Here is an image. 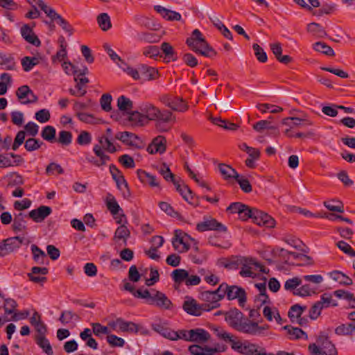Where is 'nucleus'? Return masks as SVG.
I'll return each instance as SVG.
<instances>
[{
  "mask_svg": "<svg viewBox=\"0 0 355 355\" xmlns=\"http://www.w3.org/2000/svg\"><path fill=\"white\" fill-rule=\"evenodd\" d=\"M107 207L113 215L117 214L121 210L116 199L110 193L107 196Z\"/></svg>",
  "mask_w": 355,
  "mask_h": 355,
  "instance_id": "49530a36",
  "label": "nucleus"
},
{
  "mask_svg": "<svg viewBox=\"0 0 355 355\" xmlns=\"http://www.w3.org/2000/svg\"><path fill=\"white\" fill-rule=\"evenodd\" d=\"M49 272V270L46 267H37L34 266L31 268V272L28 273V277L29 279L35 283H41L46 281V278L45 277H40L37 276V275L41 274L42 275H46Z\"/></svg>",
  "mask_w": 355,
  "mask_h": 355,
  "instance_id": "5701e85b",
  "label": "nucleus"
},
{
  "mask_svg": "<svg viewBox=\"0 0 355 355\" xmlns=\"http://www.w3.org/2000/svg\"><path fill=\"white\" fill-rule=\"evenodd\" d=\"M306 306H301L297 304L293 305L288 311V315L291 320L293 322L294 318L297 319V318H300L303 312L306 310Z\"/></svg>",
  "mask_w": 355,
  "mask_h": 355,
  "instance_id": "ea45409f",
  "label": "nucleus"
},
{
  "mask_svg": "<svg viewBox=\"0 0 355 355\" xmlns=\"http://www.w3.org/2000/svg\"><path fill=\"white\" fill-rule=\"evenodd\" d=\"M153 295L150 304L155 305L160 309L171 310L173 304L171 300L162 292L153 289Z\"/></svg>",
  "mask_w": 355,
  "mask_h": 355,
  "instance_id": "9b49d317",
  "label": "nucleus"
},
{
  "mask_svg": "<svg viewBox=\"0 0 355 355\" xmlns=\"http://www.w3.org/2000/svg\"><path fill=\"white\" fill-rule=\"evenodd\" d=\"M283 329L287 331L288 334L290 336V339H299L303 336L306 340L308 339L307 334L300 328L286 325Z\"/></svg>",
  "mask_w": 355,
  "mask_h": 355,
  "instance_id": "72a5a7b5",
  "label": "nucleus"
},
{
  "mask_svg": "<svg viewBox=\"0 0 355 355\" xmlns=\"http://www.w3.org/2000/svg\"><path fill=\"white\" fill-rule=\"evenodd\" d=\"M16 96L22 104L34 103L38 101V97L28 85L19 87L16 91Z\"/></svg>",
  "mask_w": 355,
  "mask_h": 355,
  "instance_id": "4468645a",
  "label": "nucleus"
},
{
  "mask_svg": "<svg viewBox=\"0 0 355 355\" xmlns=\"http://www.w3.org/2000/svg\"><path fill=\"white\" fill-rule=\"evenodd\" d=\"M92 136L87 131H81L77 138V143L79 145L86 146L91 143Z\"/></svg>",
  "mask_w": 355,
  "mask_h": 355,
  "instance_id": "338daca9",
  "label": "nucleus"
},
{
  "mask_svg": "<svg viewBox=\"0 0 355 355\" xmlns=\"http://www.w3.org/2000/svg\"><path fill=\"white\" fill-rule=\"evenodd\" d=\"M117 106L121 111H128L132 109L133 103L125 96H121L118 98Z\"/></svg>",
  "mask_w": 355,
  "mask_h": 355,
  "instance_id": "a18cd8bd",
  "label": "nucleus"
},
{
  "mask_svg": "<svg viewBox=\"0 0 355 355\" xmlns=\"http://www.w3.org/2000/svg\"><path fill=\"white\" fill-rule=\"evenodd\" d=\"M257 107L260 111H261L263 113H266L268 110H269L270 112L275 114V113L280 112L283 110L282 107H281L279 106L271 105V104H268V103L259 104L257 105Z\"/></svg>",
  "mask_w": 355,
  "mask_h": 355,
  "instance_id": "864d4df0",
  "label": "nucleus"
},
{
  "mask_svg": "<svg viewBox=\"0 0 355 355\" xmlns=\"http://www.w3.org/2000/svg\"><path fill=\"white\" fill-rule=\"evenodd\" d=\"M306 30L309 33L318 37H324L327 35L325 30L320 24L312 22L307 25Z\"/></svg>",
  "mask_w": 355,
  "mask_h": 355,
  "instance_id": "f704fd0d",
  "label": "nucleus"
},
{
  "mask_svg": "<svg viewBox=\"0 0 355 355\" xmlns=\"http://www.w3.org/2000/svg\"><path fill=\"white\" fill-rule=\"evenodd\" d=\"M115 137L125 145L130 146L136 148H143L144 147L143 141L132 132L128 131L119 132L116 135Z\"/></svg>",
  "mask_w": 355,
  "mask_h": 355,
  "instance_id": "9d476101",
  "label": "nucleus"
},
{
  "mask_svg": "<svg viewBox=\"0 0 355 355\" xmlns=\"http://www.w3.org/2000/svg\"><path fill=\"white\" fill-rule=\"evenodd\" d=\"M253 221L258 225L269 228H272L275 225V221L270 216L257 209L254 211Z\"/></svg>",
  "mask_w": 355,
  "mask_h": 355,
  "instance_id": "f3484780",
  "label": "nucleus"
},
{
  "mask_svg": "<svg viewBox=\"0 0 355 355\" xmlns=\"http://www.w3.org/2000/svg\"><path fill=\"white\" fill-rule=\"evenodd\" d=\"M117 223H122V225L116 228L114 232V240L116 241L121 240L123 245H127L128 239L130 236V231L124 224L127 223L125 215H122V217L117 220Z\"/></svg>",
  "mask_w": 355,
  "mask_h": 355,
  "instance_id": "2eb2a0df",
  "label": "nucleus"
},
{
  "mask_svg": "<svg viewBox=\"0 0 355 355\" xmlns=\"http://www.w3.org/2000/svg\"><path fill=\"white\" fill-rule=\"evenodd\" d=\"M160 50L164 54V58L167 60V62L177 60V53L168 42H163L161 44Z\"/></svg>",
  "mask_w": 355,
  "mask_h": 355,
  "instance_id": "c85d7f7f",
  "label": "nucleus"
},
{
  "mask_svg": "<svg viewBox=\"0 0 355 355\" xmlns=\"http://www.w3.org/2000/svg\"><path fill=\"white\" fill-rule=\"evenodd\" d=\"M154 8L164 18L168 21H180L181 19V15L178 12L168 10L159 5L155 6Z\"/></svg>",
  "mask_w": 355,
  "mask_h": 355,
  "instance_id": "393cba45",
  "label": "nucleus"
},
{
  "mask_svg": "<svg viewBox=\"0 0 355 355\" xmlns=\"http://www.w3.org/2000/svg\"><path fill=\"white\" fill-rule=\"evenodd\" d=\"M36 343L47 355L53 354L51 345L45 336H37Z\"/></svg>",
  "mask_w": 355,
  "mask_h": 355,
  "instance_id": "79ce46f5",
  "label": "nucleus"
},
{
  "mask_svg": "<svg viewBox=\"0 0 355 355\" xmlns=\"http://www.w3.org/2000/svg\"><path fill=\"white\" fill-rule=\"evenodd\" d=\"M137 175L140 181L143 183L148 184L153 187L159 186V182L157 180L156 177L145 171L141 169L138 170Z\"/></svg>",
  "mask_w": 355,
  "mask_h": 355,
  "instance_id": "cd10ccee",
  "label": "nucleus"
},
{
  "mask_svg": "<svg viewBox=\"0 0 355 355\" xmlns=\"http://www.w3.org/2000/svg\"><path fill=\"white\" fill-rule=\"evenodd\" d=\"M33 260L38 263H43V259L46 257L45 252L35 244L31 245Z\"/></svg>",
  "mask_w": 355,
  "mask_h": 355,
  "instance_id": "3c124183",
  "label": "nucleus"
},
{
  "mask_svg": "<svg viewBox=\"0 0 355 355\" xmlns=\"http://www.w3.org/2000/svg\"><path fill=\"white\" fill-rule=\"evenodd\" d=\"M110 171L112 178L116 182L118 189L123 190V187L124 189H127L128 183L123 175L121 174V171L116 167L115 165L112 164L110 166Z\"/></svg>",
  "mask_w": 355,
  "mask_h": 355,
  "instance_id": "b1692460",
  "label": "nucleus"
},
{
  "mask_svg": "<svg viewBox=\"0 0 355 355\" xmlns=\"http://www.w3.org/2000/svg\"><path fill=\"white\" fill-rule=\"evenodd\" d=\"M252 48L257 60L261 62H266L268 57L263 49L258 44H254Z\"/></svg>",
  "mask_w": 355,
  "mask_h": 355,
  "instance_id": "69168bd1",
  "label": "nucleus"
},
{
  "mask_svg": "<svg viewBox=\"0 0 355 355\" xmlns=\"http://www.w3.org/2000/svg\"><path fill=\"white\" fill-rule=\"evenodd\" d=\"M231 348L243 355H267L266 350L261 348L259 350L257 345L251 343L247 340L241 342L236 338L231 340Z\"/></svg>",
  "mask_w": 355,
  "mask_h": 355,
  "instance_id": "423d86ee",
  "label": "nucleus"
},
{
  "mask_svg": "<svg viewBox=\"0 0 355 355\" xmlns=\"http://www.w3.org/2000/svg\"><path fill=\"white\" fill-rule=\"evenodd\" d=\"M51 211L52 209L50 207L42 205L37 209L31 210L28 216L35 222L41 223L51 214Z\"/></svg>",
  "mask_w": 355,
  "mask_h": 355,
  "instance_id": "6ab92c4d",
  "label": "nucleus"
},
{
  "mask_svg": "<svg viewBox=\"0 0 355 355\" xmlns=\"http://www.w3.org/2000/svg\"><path fill=\"white\" fill-rule=\"evenodd\" d=\"M74 81L76 83V88L80 91L81 94H85L87 93L85 85L89 83V79L76 76H74Z\"/></svg>",
  "mask_w": 355,
  "mask_h": 355,
  "instance_id": "0e129e2a",
  "label": "nucleus"
},
{
  "mask_svg": "<svg viewBox=\"0 0 355 355\" xmlns=\"http://www.w3.org/2000/svg\"><path fill=\"white\" fill-rule=\"evenodd\" d=\"M160 101L173 111L184 112L188 109V105L180 97L164 95L160 98Z\"/></svg>",
  "mask_w": 355,
  "mask_h": 355,
  "instance_id": "1a4fd4ad",
  "label": "nucleus"
},
{
  "mask_svg": "<svg viewBox=\"0 0 355 355\" xmlns=\"http://www.w3.org/2000/svg\"><path fill=\"white\" fill-rule=\"evenodd\" d=\"M148 120L146 114L141 113L138 111L132 112L129 114L128 121L132 123L133 125L143 126L145 121Z\"/></svg>",
  "mask_w": 355,
  "mask_h": 355,
  "instance_id": "2f4dec72",
  "label": "nucleus"
},
{
  "mask_svg": "<svg viewBox=\"0 0 355 355\" xmlns=\"http://www.w3.org/2000/svg\"><path fill=\"white\" fill-rule=\"evenodd\" d=\"M76 116L78 118L80 121L82 122L88 123V124H96L98 123V119H96L94 115L85 113V112H77L76 114Z\"/></svg>",
  "mask_w": 355,
  "mask_h": 355,
  "instance_id": "bf43d9fd",
  "label": "nucleus"
},
{
  "mask_svg": "<svg viewBox=\"0 0 355 355\" xmlns=\"http://www.w3.org/2000/svg\"><path fill=\"white\" fill-rule=\"evenodd\" d=\"M159 241L157 246L152 245L149 250H145V254L150 259L154 260H158L160 257L157 253V249L162 247L164 243V239L162 236H154L150 239V243L155 245V243Z\"/></svg>",
  "mask_w": 355,
  "mask_h": 355,
  "instance_id": "4be33fe9",
  "label": "nucleus"
},
{
  "mask_svg": "<svg viewBox=\"0 0 355 355\" xmlns=\"http://www.w3.org/2000/svg\"><path fill=\"white\" fill-rule=\"evenodd\" d=\"M200 298L207 302L203 304L204 308L206 311H209L212 309L218 308L220 306L219 303L220 297L216 296L215 293H212L211 291H202L200 294Z\"/></svg>",
  "mask_w": 355,
  "mask_h": 355,
  "instance_id": "ddd939ff",
  "label": "nucleus"
},
{
  "mask_svg": "<svg viewBox=\"0 0 355 355\" xmlns=\"http://www.w3.org/2000/svg\"><path fill=\"white\" fill-rule=\"evenodd\" d=\"M182 308L188 314L195 316H200L203 311H206L203 304H199L196 300L192 298L185 300Z\"/></svg>",
  "mask_w": 355,
  "mask_h": 355,
  "instance_id": "dca6fc26",
  "label": "nucleus"
},
{
  "mask_svg": "<svg viewBox=\"0 0 355 355\" xmlns=\"http://www.w3.org/2000/svg\"><path fill=\"white\" fill-rule=\"evenodd\" d=\"M53 20L57 21V23L62 28L64 31L68 33L69 36L73 34V29L72 26L64 18H62L60 15L56 16Z\"/></svg>",
  "mask_w": 355,
  "mask_h": 355,
  "instance_id": "e2e57ef3",
  "label": "nucleus"
},
{
  "mask_svg": "<svg viewBox=\"0 0 355 355\" xmlns=\"http://www.w3.org/2000/svg\"><path fill=\"white\" fill-rule=\"evenodd\" d=\"M196 230L199 232L216 231L219 232H227V227L211 217H204L203 221L196 225Z\"/></svg>",
  "mask_w": 355,
  "mask_h": 355,
  "instance_id": "6e6552de",
  "label": "nucleus"
},
{
  "mask_svg": "<svg viewBox=\"0 0 355 355\" xmlns=\"http://www.w3.org/2000/svg\"><path fill=\"white\" fill-rule=\"evenodd\" d=\"M250 265H254L256 268H259L261 272H266L264 266L255 261L253 259L241 256L232 257L224 264V267L227 269H237L239 266L248 267Z\"/></svg>",
  "mask_w": 355,
  "mask_h": 355,
  "instance_id": "0eeeda50",
  "label": "nucleus"
},
{
  "mask_svg": "<svg viewBox=\"0 0 355 355\" xmlns=\"http://www.w3.org/2000/svg\"><path fill=\"white\" fill-rule=\"evenodd\" d=\"M42 144H43L42 141L35 138H30L26 141L24 147L27 151L31 152L39 149Z\"/></svg>",
  "mask_w": 355,
  "mask_h": 355,
  "instance_id": "5fc2aeb1",
  "label": "nucleus"
},
{
  "mask_svg": "<svg viewBox=\"0 0 355 355\" xmlns=\"http://www.w3.org/2000/svg\"><path fill=\"white\" fill-rule=\"evenodd\" d=\"M96 20L99 27L102 31H107L111 28L112 23L110 17L107 13H101L97 16Z\"/></svg>",
  "mask_w": 355,
  "mask_h": 355,
  "instance_id": "c9c22d12",
  "label": "nucleus"
},
{
  "mask_svg": "<svg viewBox=\"0 0 355 355\" xmlns=\"http://www.w3.org/2000/svg\"><path fill=\"white\" fill-rule=\"evenodd\" d=\"M153 329L156 332L159 333L162 336H163L164 338H166L169 340L173 339V336H175V334L173 333V330H171L170 329L166 328L164 326H162L161 324H153Z\"/></svg>",
  "mask_w": 355,
  "mask_h": 355,
  "instance_id": "c03bdc74",
  "label": "nucleus"
},
{
  "mask_svg": "<svg viewBox=\"0 0 355 355\" xmlns=\"http://www.w3.org/2000/svg\"><path fill=\"white\" fill-rule=\"evenodd\" d=\"M26 215L23 213H19L18 214L15 215L13 223L12 225V230L15 232H25L26 230Z\"/></svg>",
  "mask_w": 355,
  "mask_h": 355,
  "instance_id": "a878e982",
  "label": "nucleus"
},
{
  "mask_svg": "<svg viewBox=\"0 0 355 355\" xmlns=\"http://www.w3.org/2000/svg\"><path fill=\"white\" fill-rule=\"evenodd\" d=\"M225 295L229 300L238 299L239 304L241 307H243L246 302V293L241 287L227 284Z\"/></svg>",
  "mask_w": 355,
  "mask_h": 355,
  "instance_id": "f8f14e48",
  "label": "nucleus"
},
{
  "mask_svg": "<svg viewBox=\"0 0 355 355\" xmlns=\"http://www.w3.org/2000/svg\"><path fill=\"white\" fill-rule=\"evenodd\" d=\"M218 168L221 175L225 180H229L230 178H234L236 180L237 178H239V175L236 171L230 165L220 164L218 165Z\"/></svg>",
  "mask_w": 355,
  "mask_h": 355,
  "instance_id": "c756f323",
  "label": "nucleus"
},
{
  "mask_svg": "<svg viewBox=\"0 0 355 355\" xmlns=\"http://www.w3.org/2000/svg\"><path fill=\"white\" fill-rule=\"evenodd\" d=\"M139 72L145 80H152L157 78L159 76L158 71L153 67L147 65H141L139 67Z\"/></svg>",
  "mask_w": 355,
  "mask_h": 355,
  "instance_id": "7c9ffc66",
  "label": "nucleus"
},
{
  "mask_svg": "<svg viewBox=\"0 0 355 355\" xmlns=\"http://www.w3.org/2000/svg\"><path fill=\"white\" fill-rule=\"evenodd\" d=\"M184 236L188 237L190 240L195 241L193 239H192L187 234L184 233L180 230L175 231V237L172 241V244L173 248L177 250L179 247V245L184 244Z\"/></svg>",
  "mask_w": 355,
  "mask_h": 355,
  "instance_id": "58836bf2",
  "label": "nucleus"
},
{
  "mask_svg": "<svg viewBox=\"0 0 355 355\" xmlns=\"http://www.w3.org/2000/svg\"><path fill=\"white\" fill-rule=\"evenodd\" d=\"M107 342L113 347H121L124 345L125 341L123 338L113 334H110L106 338Z\"/></svg>",
  "mask_w": 355,
  "mask_h": 355,
  "instance_id": "680f3d73",
  "label": "nucleus"
},
{
  "mask_svg": "<svg viewBox=\"0 0 355 355\" xmlns=\"http://www.w3.org/2000/svg\"><path fill=\"white\" fill-rule=\"evenodd\" d=\"M112 96L110 94H104L101 96L100 99V103L101 108L105 112H110L112 110Z\"/></svg>",
  "mask_w": 355,
  "mask_h": 355,
  "instance_id": "13d9d810",
  "label": "nucleus"
},
{
  "mask_svg": "<svg viewBox=\"0 0 355 355\" xmlns=\"http://www.w3.org/2000/svg\"><path fill=\"white\" fill-rule=\"evenodd\" d=\"M225 320L228 324L238 331L252 333L255 327L251 321L245 318L243 313L236 308L231 309L225 313Z\"/></svg>",
  "mask_w": 355,
  "mask_h": 355,
  "instance_id": "20e7f679",
  "label": "nucleus"
},
{
  "mask_svg": "<svg viewBox=\"0 0 355 355\" xmlns=\"http://www.w3.org/2000/svg\"><path fill=\"white\" fill-rule=\"evenodd\" d=\"M0 65L3 66V69L13 70L15 67V62L12 57L0 54Z\"/></svg>",
  "mask_w": 355,
  "mask_h": 355,
  "instance_id": "09e8293b",
  "label": "nucleus"
},
{
  "mask_svg": "<svg viewBox=\"0 0 355 355\" xmlns=\"http://www.w3.org/2000/svg\"><path fill=\"white\" fill-rule=\"evenodd\" d=\"M17 306V302L11 298L4 299L3 309L6 314H12Z\"/></svg>",
  "mask_w": 355,
  "mask_h": 355,
  "instance_id": "052dcab7",
  "label": "nucleus"
},
{
  "mask_svg": "<svg viewBox=\"0 0 355 355\" xmlns=\"http://www.w3.org/2000/svg\"><path fill=\"white\" fill-rule=\"evenodd\" d=\"M36 1L39 7L51 19V20H53L56 16L59 15L55 11V10L46 5L42 0Z\"/></svg>",
  "mask_w": 355,
  "mask_h": 355,
  "instance_id": "6e6d98bb",
  "label": "nucleus"
},
{
  "mask_svg": "<svg viewBox=\"0 0 355 355\" xmlns=\"http://www.w3.org/2000/svg\"><path fill=\"white\" fill-rule=\"evenodd\" d=\"M141 112L146 114L148 120L155 122V128L159 132H167L171 129L176 118L173 113L168 110H160L154 105L145 103L139 106Z\"/></svg>",
  "mask_w": 355,
  "mask_h": 355,
  "instance_id": "f257e3e1",
  "label": "nucleus"
},
{
  "mask_svg": "<svg viewBox=\"0 0 355 355\" xmlns=\"http://www.w3.org/2000/svg\"><path fill=\"white\" fill-rule=\"evenodd\" d=\"M38 63L39 59L35 57L26 56L21 60V65L25 71H31Z\"/></svg>",
  "mask_w": 355,
  "mask_h": 355,
  "instance_id": "de8ad7c7",
  "label": "nucleus"
},
{
  "mask_svg": "<svg viewBox=\"0 0 355 355\" xmlns=\"http://www.w3.org/2000/svg\"><path fill=\"white\" fill-rule=\"evenodd\" d=\"M336 245L344 253L348 254L350 257H355V251L347 243L343 241H340L336 243Z\"/></svg>",
  "mask_w": 355,
  "mask_h": 355,
  "instance_id": "774afa93",
  "label": "nucleus"
},
{
  "mask_svg": "<svg viewBox=\"0 0 355 355\" xmlns=\"http://www.w3.org/2000/svg\"><path fill=\"white\" fill-rule=\"evenodd\" d=\"M313 47L315 51L322 53L326 55L334 56L335 55L333 49L324 42H317L313 44Z\"/></svg>",
  "mask_w": 355,
  "mask_h": 355,
  "instance_id": "4c0bfd02",
  "label": "nucleus"
},
{
  "mask_svg": "<svg viewBox=\"0 0 355 355\" xmlns=\"http://www.w3.org/2000/svg\"><path fill=\"white\" fill-rule=\"evenodd\" d=\"M253 128L257 132H261L263 130H277V127L273 125L269 120H261L253 125Z\"/></svg>",
  "mask_w": 355,
  "mask_h": 355,
  "instance_id": "8fccbe9b",
  "label": "nucleus"
},
{
  "mask_svg": "<svg viewBox=\"0 0 355 355\" xmlns=\"http://www.w3.org/2000/svg\"><path fill=\"white\" fill-rule=\"evenodd\" d=\"M21 34L23 38L28 43L35 46H40L41 42L37 36L33 33L32 28L28 24H24L21 28Z\"/></svg>",
  "mask_w": 355,
  "mask_h": 355,
  "instance_id": "412c9836",
  "label": "nucleus"
},
{
  "mask_svg": "<svg viewBox=\"0 0 355 355\" xmlns=\"http://www.w3.org/2000/svg\"><path fill=\"white\" fill-rule=\"evenodd\" d=\"M122 332L137 333L139 330L138 325L133 322H127L121 318L119 329Z\"/></svg>",
  "mask_w": 355,
  "mask_h": 355,
  "instance_id": "37998d69",
  "label": "nucleus"
},
{
  "mask_svg": "<svg viewBox=\"0 0 355 355\" xmlns=\"http://www.w3.org/2000/svg\"><path fill=\"white\" fill-rule=\"evenodd\" d=\"M98 142V144H95L93 147V151L96 157H86L87 161L96 167L104 166L110 160V157L105 154V151L110 153H114L116 151V148L109 137L104 135L100 137Z\"/></svg>",
  "mask_w": 355,
  "mask_h": 355,
  "instance_id": "f03ea898",
  "label": "nucleus"
},
{
  "mask_svg": "<svg viewBox=\"0 0 355 355\" xmlns=\"http://www.w3.org/2000/svg\"><path fill=\"white\" fill-rule=\"evenodd\" d=\"M171 277L175 283L180 284L182 282L186 284L187 277H189V272L184 269H176L171 273Z\"/></svg>",
  "mask_w": 355,
  "mask_h": 355,
  "instance_id": "e433bc0d",
  "label": "nucleus"
},
{
  "mask_svg": "<svg viewBox=\"0 0 355 355\" xmlns=\"http://www.w3.org/2000/svg\"><path fill=\"white\" fill-rule=\"evenodd\" d=\"M317 303L320 304V306H321L322 309L327 308L330 306H338V303L332 299L331 295L327 293L321 295L320 300L317 302Z\"/></svg>",
  "mask_w": 355,
  "mask_h": 355,
  "instance_id": "a19ab883",
  "label": "nucleus"
},
{
  "mask_svg": "<svg viewBox=\"0 0 355 355\" xmlns=\"http://www.w3.org/2000/svg\"><path fill=\"white\" fill-rule=\"evenodd\" d=\"M186 44L193 51L205 57L210 58L216 55L198 29L193 31L191 36L187 39Z\"/></svg>",
  "mask_w": 355,
  "mask_h": 355,
  "instance_id": "7ed1b4c3",
  "label": "nucleus"
},
{
  "mask_svg": "<svg viewBox=\"0 0 355 355\" xmlns=\"http://www.w3.org/2000/svg\"><path fill=\"white\" fill-rule=\"evenodd\" d=\"M189 342L198 343H207L211 338L208 331L204 329L196 328L189 330Z\"/></svg>",
  "mask_w": 355,
  "mask_h": 355,
  "instance_id": "a211bd4d",
  "label": "nucleus"
},
{
  "mask_svg": "<svg viewBox=\"0 0 355 355\" xmlns=\"http://www.w3.org/2000/svg\"><path fill=\"white\" fill-rule=\"evenodd\" d=\"M41 136L44 140L52 142L55 137V128L51 125L44 127L41 132Z\"/></svg>",
  "mask_w": 355,
  "mask_h": 355,
  "instance_id": "603ef678",
  "label": "nucleus"
},
{
  "mask_svg": "<svg viewBox=\"0 0 355 355\" xmlns=\"http://www.w3.org/2000/svg\"><path fill=\"white\" fill-rule=\"evenodd\" d=\"M317 343L309 345V350L313 355H338L335 345L329 340L327 335L321 332L317 338Z\"/></svg>",
  "mask_w": 355,
  "mask_h": 355,
  "instance_id": "39448f33",
  "label": "nucleus"
},
{
  "mask_svg": "<svg viewBox=\"0 0 355 355\" xmlns=\"http://www.w3.org/2000/svg\"><path fill=\"white\" fill-rule=\"evenodd\" d=\"M331 277L334 280L338 282L341 285L350 286L353 284L352 279L340 271H333L331 273Z\"/></svg>",
  "mask_w": 355,
  "mask_h": 355,
  "instance_id": "473e14b6",
  "label": "nucleus"
},
{
  "mask_svg": "<svg viewBox=\"0 0 355 355\" xmlns=\"http://www.w3.org/2000/svg\"><path fill=\"white\" fill-rule=\"evenodd\" d=\"M58 141L64 146H69L72 141V134L71 132L62 130L59 132Z\"/></svg>",
  "mask_w": 355,
  "mask_h": 355,
  "instance_id": "4d7b16f0",
  "label": "nucleus"
},
{
  "mask_svg": "<svg viewBox=\"0 0 355 355\" xmlns=\"http://www.w3.org/2000/svg\"><path fill=\"white\" fill-rule=\"evenodd\" d=\"M26 239L20 236L10 237L4 240L10 253L18 249L24 243ZM28 243L29 241L26 240V243L28 244Z\"/></svg>",
  "mask_w": 355,
  "mask_h": 355,
  "instance_id": "bb28decb",
  "label": "nucleus"
},
{
  "mask_svg": "<svg viewBox=\"0 0 355 355\" xmlns=\"http://www.w3.org/2000/svg\"><path fill=\"white\" fill-rule=\"evenodd\" d=\"M166 140L164 136H158L153 139L151 144L148 146L147 151L150 154L159 153H164L166 151Z\"/></svg>",
  "mask_w": 355,
  "mask_h": 355,
  "instance_id": "aec40b11",
  "label": "nucleus"
}]
</instances>
